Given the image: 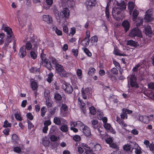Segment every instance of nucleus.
<instances>
[{"label":"nucleus","mask_w":154,"mask_h":154,"mask_svg":"<svg viewBox=\"0 0 154 154\" xmlns=\"http://www.w3.org/2000/svg\"><path fill=\"white\" fill-rule=\"evenodd\" d=\"M148 88L154 90V82H150L148 84Z\"/></svg>","instance_id":"nucleus-48"},{"label":"nucleus","mask_w":154,"mask_h":154,"mask_svg":"<svg viewBox=\"0 0 154 154\" xmlns=\"http://www.w3.org/2000/svg\"><path fill=\"white\" fill-rule=\"evenodd\" d=\"M104 126L105 128L107 130L109 129L111 127L110 125L107 123L104 124Z\"/></svg>","instance_id":"nucleus-54"},{"label":"nucleus","mask_w":154,"mask_h":154,"mask_svg":"<svg viewBox=\"0 0 154 154\" xmlns=\"http://www.w3.org/2000/svg\"><path fill=\"white\" fill-rule=\"evenodd\" d=\"M53 30L58 35H61L62 32L61 31L57 29L56 27H54L53 28Z\"/></svg>","instance_id":"nucleus-30"},{"label":"nucleus","mask_w":154,"mask_h":154,"mask_svg":"<svg viewBox=\"0 0 154 154\" xmlns=\"http://www.w3.org/2000/svg\"><path fill=\"white\" fill-rule=\"evenodd\" d=\"M142 34L140 29L137 27H135L132 29L129 34L130 37H134L137 36L138 37H141Z\"/></svg>","instance_id":"nucleus-2"},{"label":"nucleus","mask_w":154,"mask_h":154,"mask_svg":"<svg viewBox=\"0 0 154 154\" xmlns=\"http://www.w3.org/2000/svg\"><path fill=\"white\" fill-rule=\"evenodd\" d=\"M105 14L106 15V18L108 20L109 18V6L108 5H107L106 6V9H105Z\"/></svg>","instance_id":"nucleus-32"},{"label":"nucleus","mask_w":154,"mask_h":154,"mask_svg":"<svg viewBox=\"0 0 154 154\" xmlns=\"http://www.w3.org/2000/svg\"><path fill=\"white\" fill-rule=\"evenodd\" d=\"M116 5L120 7L121 9L123 10H125L126 8V5L124 1L119 0L116 2Z\"/></svg>","instance_id":"nucleus-9"},{"label":"nucleus","mask_w":154,"mask_h":154,"mask_svg":"<svg viewBox=\"0 0 154 154\" xmlns=\"http://www.w3.org/2000/svg\"><path fill=\"white\" fill-rule=\"evenodd\" d=\"M82 146L83 147V148H84L85 149V152H86V151L90 149V147H88V145L82 143Z\"/></svg>","instance_id":"nucleus-45"},{"label":"nucleus","mask_w":154,"mask_h":154,"mask_svg":"<svg viewBox=\"0 0 154 154\" xmlns=\"http://www.w3.org/2000/svg\"><path fill=\"white\" fill-rule=\"evenodd\" d=\"M135 149V152L136 154H140L142 153V152L141 151V149L139 147V149L136 148L135 147H134V148Z\"/></svg>","instance_id":"nucleus-53"},{"label":"nucleus","mask_w":154,"mask_h":154,"mask_svg":"<svg viewBox=\"0 0 154 154\" xmlns=\"http://www.w3.org/2000/svg\"><path fill=\"white\" fill-rule=\"evenodd\" d=\"M31 85L32 89L34 90H36L38 87L37 83L35 81L32 82Z\"/></svg>","instance_id":"nucleus-26"},{"label":"nucleus","mask_w":154,"mask_h":154,"mask_svg":"<svg viewBox=\"0 0 154 154\" xmlns=\"http://www.w3.org/2000/svg\"><path fill=\"white\" fill-rule=\"evenodd\" d=\"M4 31L7 32V38L5 44V46L7 47L11 42V41L10 39L13 35L12 29L9 27H5L4 29Z\"/></svg>","instance_id":"nucleus-1"},{"label":"nucleus","mask_w":154,"mask_h":154,"mask_svg":"<svg viewBox=\"0 0 154 154\" xmlns=\"http://www.w3.org/2000/svg\"><path fill=\"white\" fill-rule=\"evenodd\" d=\"M42 143L45 146L48 147L49 146L50 141L48 140H43Z\"/></svg>","instance_id":"nucleus-41"},{"label":"nucleus","mask_w":154,"mask_h":154,"mask_svg":"<svg viewBox=\"0 0 154 154\" xmlns=\"http://www.w3.org/2000/svg\"><path fill=\"white\" fill-rule=\"evenodd\" d=\"M122 26L124 28L126 32H127L130 28V24L127 20H124L122 23Z\"/></svg>","instance_id":"nucleus-12"},{"label":"nucleus","mask_w":154,"mask_h":154,"mask_svg":"<svg viewBox=\"0 0 154 154\" xmlns=\"http://www.w3.org/2000/svg\"><path fill=\"white\" fill-rule=\"evenodd\" d=\"M96 3L95 0H88L86 2L85 5L87 9L90 10L95 6Z\"/></svg>","instance_id":"nucleus-5"},{"label":"nucleus","mask_w":154,"mask_h":154,"mask_svg":"<svg viewBox=\"0 0 154 154\" xmlns=\"http://www.w3.org/2000/svg\"><path fill=\"white\" fill-rule=\"evenodd\" d=\"M46 109L45 107L43 106L41 109V116L42 117H44L46 112Z\"/></svg>","instance_id":"nucleus-35"},{"label":"nucleus","mask_w":154,"mask_h":154,"mask_svg":"<svg viewBox=\"0 0 154 154\" xmlns=\"http://www.w3.org/2000/svg\"><path fill=\"white\" fill-rule=\"evenodd\" d=\"M14 116L15 118L17 120H19L20 121L22 120V118L18 113L15 114Z\"/></svg>","instance_id":"nucleus-57"},{"label":"nucleus","mask_w":154,"mask_h":154,"mask_svg":"<svg viewBox=\"0 0 154 154\" xmlns=\"http://www.w3.org/2000/svg\"><path fill=\"white\" fill-rule=\"evenodd\" d=\"M78 123L80 124L81 127L80 129L82 130V131L83 132L85 135L86 136H88L91 134V131L90 128L87 126H84L83 125V123L81 122H79L76 124Z\"/></svg>","instance_id":"nucleus-3"},{"label":"nucleus","mask_w":154,"mask_h":154,"mask_svg":"<svg viewBox=\"0 0 154 154\" xmlns=\"http://www.w3.org/2000/svg\"><path fill=\"white\" fill-rule=\"evenodd\" d=\"M134 7V5L132 2H129L128 3V8L129 10L130 15L131 14L132 12Z\"/></svg>","instance_id":"nucleus-16"},{"label":"nucleus","mask_w":154,"mask_h":154,"mask_svg":"<svg viewBox=\"0 0 154 154\" xmlns=\"http://www.w3.org/2000/svg\"><path fill=\"white\" fill-rule=\"evenodd\" d=\"M75 56H77L78 55V52L77 49H73L72 51Z\"/></svg>","instance_id":"nucleus-63"},{"label":"nucleus","mask_w":154,"mask_h":154,"mask_svg":"<svg viewBox=\"0 0 154 154\" xmlns=\"http://www.w3.org/2000/svg\"><path fill=\"white\" fill-rule=\"evenodd\" d=\"M61 108L64 110V111H67L68 110V107L66 104H62Z\"/></svg>","instance_id":"nucleus-59"},{"label":"nucleus","mask_w":154,"mask_h":154,"mask_svg":"<svg viewBox=\"0 0 154 154\" xmlns=\"http://www.w3.org/2000/svg\"><path fill=\"white\" fill-rule=\"evenodd\" d=\"M60 130L64 132H66L68 131V127L66 125H64L61 126L60 128Z\"/></svg>","instance_id":"nucleus-40"},{"label":"nucleus","mask_w":154,"mask_h":154,"mask_svg":"<svg viewBox=\"0 0 154 154\" xmlns=\"http://www.w3.org/2000/svg\"><path fill=\"white\" fill-rule=\"evenodd\" d=\"M145 34L147 35H149L151 34L152 31L151 27L149 25H147L145 27Z\"/></svg>","instance_id":"nucleus-17"},{"label":"nucleus","mask_w":154,"mask_h":154,"mask_svg":"<svg viewBox=\"0 0 154 154\" xmlns=\"http://www.w3.org/2000/svg\"><path fill=\"white\" fill-rule=\"evenodd\" d=\"M120 116L122 119H124L125 118H127V115L125 112H123L122 113H121Z\"/></svg>","instance_id":"nucleus-62"},{"label":"nucleus","mask_w":154,"mask_h":154,"mask_svg":"<svg viewBox=\"0 0 154 154\" xmlns=\"http://www.w3.org/2000/svg\"><path fill=\"white\" fill-rule=\"evenodd\" d=\"M139 11L136 9H135L133 13V20L134 21H135L136 20Z\"/></svg>","instance_id":"nucleus-19"},{"label":"nucleus","mask_w":154,"mask_h":154,"mask_svg":"<svg viewBox=\"0 0 154 154\" xmlns=\"http://www.w3.org/2000/svg\"><path fill=\"white\" fill-rule=\"evenodd\" d=\"M130 81H136L137 79L135 75H132L130 79Z\"/></svg>","instance_id":"nucleus-55"},{"label":"nucleus","mask_w":154,"mask_h":154,"mask_svg":"<svg viewBox=\"0 0 154 154\" xmlns=\"http://www.w3.org/2000/svg\"><path fill=\"white\" fill-rule=\"evenodd\" d=\"M85 53L89 57H91V53L90 52L89 50L86 48H83Z\"/></svg>","instance_id":"nucleus-34"},{"label":"nucleus","mask_w":154,"mask_h":154,"mask_svg":"<svg viewBox=\"0 0 154 154\" xmlns=\"http://www.w3.org/2000/svg\"><path fill=\"white\" fill-rule=\"evenodd\" d=\"M82 95L83 98L84 99H86L87 95H88L90 92V90L88 88H85L84 89L82 88L81 90Z\"/></svg>","instance_id":"nucleus-11"},{"label":"nucleus","mask_w":154,"mask_h":154,"mask_svg":"<svg viewBox=\"0 0 154 154\" xmlns=\"http://www.w3.org/2000/svg\"><path fill=\"white\" fill-rule=\"evenodd\" d=\"M54 98L56 100H60L62 99V97L61 95L58 93L55 94Z\"/></svg>","instance_id":"nucleus-27"},{"label":"nucleus","mask_w":154,"mask_h":154,"mask_svg":"<svg viewBox=\"0 0 154 154\" xmlns=\"http://www.w3.org/2000/svg\"><path fill=\"white\" fill-rule=\"evenodd\" d=\"M26 49L28 50H30L32 48V45L31 43L29 42L27 43L26 44Z\"/></svg>","instance_id":"nucleus-47"},{"label":"nucleus","mask_w":154,"mask_h":154,"mask_svg":"<svg viewBox=\"0 0 154 154\" xmlns=\"http://www.w3.org/2000/svg\"><path fill=\"white\" fill-rule=\"evenodd\" d=\"M27 116L30 120H32L33 119V116L31 113L29 112L27 114Z\"/></svg>","instance_id":"nucleus-61"},{"label":"nucleus","mask_w":154,"mask_h":154,"mask_svg":"<svg viewBox=\"0 0 154 154\" xmlns=\"http://www.w3.org/2000/svg\"><path fill=\"white\" fill-rule=\"evenodd\" d=\"M89 110L91 113L93 115L95 114L96 111L94 107L93 106H91L89 108Z\"/></svg>","instance_id":"nucleus-39"},{"label":"nucleus","mask_w":154,"mask_h":154,"mask_svg":"<svg viewBox=\"0 0 154 154\" xmlns=\"http://www.w3.org/2000/svg\"><path fill=\"white\" fill-rule=\"evenodd\" d=\"M18 137L16 134H14L12 135V139L13 141L16 142L18 140Z\"/></svg>","instance_id":"nucleus-38"},{"label":"nucleus","mask_w":154,"mask_h":154,"mask_svg":"<svg viewBox=\"0 0 154 154\" xmlns=\"http://www.w3.org/2000/svg\"><path fill=\"white\" fill-rule=\"evenodd\" d=\"M95 70L94 68H89L88 72V74L89 75H92L94 74Z\"/></svg>","instance_id":"nucleus-43"},{"label":"nucleus","mask_w":154,"mask_h":154,"mask_svg":"<svg viewBox=\"0 0 154 154\" xmlns=\"http://www.w3.org/2000/svg\"><path fill=\"white\" fill-rule=\"evenodd\" d=\"M55 68L56 70L59 72H62L63 69V66L59 64H57L56 65Z\"/></svg>","instance_id":"nucleus-23"},{"label":"nucleus","mask_w":154,"mask_h":154,"mask_svg":"<svg viewBox=\"0 0 154 154\" xmlns=\"http://www.w3.org/2000/svg\"><path fill=\"white\" fill-rule=\"evenodd\" d=\"M151 14H146L145 15V17L144 19L145 20L146 22H150L152 20V16Z\"/></svg>","instance_id":"nucleus-20"},{"label":"nucleus","mask_w":154,"mask_h":154,"mask_svg":"<svg viewBox=\"0 0 154 154\" xmlns=\"http://www.w3.org/2000/svg\"><path fill=\"white\" fill-rule=\"evenodd\" d=\"M69 11L67 8H65L60 13V17L63 18L67 17L69 15Z\"/></svg>","instance_id":"nucleus-8"},{"label":"nucleus","mask_w":154,"mask_h":154,"mask_svg":"<svg viewBox=\"0 0 154 154\" xmlns=\"http://www.w3.org/2000/svg\"><path fill=\"white\" fill-rule=\"evenodd\" d=\"M122 112H125L126 114H131L132 112V111L131 110L125 108H123L122 109Z\"/></svg>","instance_id":"nucleus-44"},{"label":"nucleus","mask_w":154,"mask_h":154,"mask_svg":"<svg viewBox=\"0 0 154 154\" xmlns=\"http://www.w3.org/2000/svg\"><path fill=\"white\" fill-rule=\"evenodd\" d=\"M133 146H138V144H136L135 142H131L130 144H127L124 145L123 146V148L124 150L128 151L131 149L132 150L134 148V147Z\"/></svg>","instance_id":"nucleus-6"},{"label":"nucleus","mask_w":154,"mask_h":154,"mask_svg":"<svg viewBox=\"0 0 154 154\" xmlns=\"http://www.w3.org/2000/svg\"><path fill=\"white\" fill-rule=\"evenodd\" d=\"M31 57L33 59H35L37 57V54L34 51H31L30 53Z\"/></svg>","instance_id":"nucleus-37"},{"label":"nucleus","mask_w":154,"mask_h":154,"mask_svg":"<svg viewBox=\"0 0 154 154\" xmlns=\"http://www.w3.org/2000/svg\"><path fill=\"white\" fill-rule=\"evenodd\" d=\"M28 124V129H30L32 128H33L34 127L33 125H32V123L29 121H28L27 122Z\"/></svg>","instance_id":"nucleus-60"},{"label":"nucleus","mask_w":154,"mask_h":154,"mask_svg":"<svg viewBox=\"0 0 154 154\" xmlns=\"http://www.w3.org/2000/svg\"><path fill=\"white\" fill-rule=\"evenodd\" d=\"M47 60L45 62H44L41 64L43 66H45L48 69L51 70L52 69L51 63L49 60Z\"/></svg>","instance_id":"nucleus-14"},{"label":"nucleus","mask_w":154,"mask_h":154,"mask_svg":"<svg viewBox=\"0 0 154 154\" xmlns=\"http://www.w3.org/2000/svg\"><path fill=\"white\" fill-rule=\"evenodd\" d=\"M89 40L87 38V37H86L83 40H82L81 42V45L85 47L89 45Z\"/></svg>","instance_id":"nucleus-18"},{"label":"nucleus","mask_w":154,"mask_h":154,"mask_svg":"<svg viewBox=\"0 0 154 154\" xmlns=\"http://www.w3.org/2000/svg\"><path fill=\"white\" fill-rule=\"evenodd\" d=\"M54 122L57 125H60L61 124L60 119L59 117H55L54 119Z\"/></svg>","instance_id":"nucleus-22"},{"label":"nucleus","mask_w":154,"mask_h":154,"mask_svg":"<svg viewBox=\"0 0 154 154\" xmlns=\"http://www.w3.org/2000/svg\"><path fill=\"white\" fill-rule=\"evenodd\" d=\"M14 150L15 152L17 153H19L21 152V149L18 147H16L15 148H14Z\"/></svg>","instance_id":"nucleus-58"},{"label":"nucleus","mask_w":154,"mask_h":154,"mask_svg":"<svg viewBox=\"0 0 154 154\" xmlns=\"http://www.w3.org/2000/svg\"><path fill=\"white\" fill-rule=\"evenodd\" d=\"M92 127L96 129L97 127L98 124V121L96 120H94L91 121Z\"/></svg>","instance_id":"nucleus-31"},{"label":"nucleus","mask_w":154,"mask_h":154,"mask_svg":"<svg viewBox=\"0 0 154 154\" xmlns=\"http://www.w3.org/2000/svg\"><path fill=\"white\" fill-rule=\"evenodd\" d=\"M92 149L95 151H99L101 149V146L100 144L97 143L92 148Z\"/></svg>","instance_id":"nucleus-21"},{"label":"nucleus","mask_w":154,"mask_h":154,"mask_svg":"<svg viewBox=\"0 0 154 154\" xmlns=\"http://www.w3.org/2000/svg\"><path fill=\"white\" fill-rule=\"evenodd\" d=\"M53 76V75L52 73L49 74L47 80L48 82L51 83V82L52 81V78Z\"/></svg>","instance_id":"nucleus-50"},{"label":"nucleus","mask_w":154,"mask_h":154,"mask_svg":"<svg viewBox=\"0 0 154 154\" xmlns=\"http://www.w3.org/2000/svg\"><path fill=\"white\" fill-rule=\"evenodd\" d=\"M46 54L42 53L41 55V57L42 59V62L40 64L43 63L45 61H46L47 60H48V59H46L45 57Z\"/></svg>","instance_id":"nucleus-25"},{"label":"nucleus","mask_w":154,"mask_h":154,"mask_svg":"<svg viewBox=\"0 0 154 154\" xmlns=\"http://www.w3.org/2000/svg\"><path fill=\"white\" fill-rule=\"evenodd\" d=\"M62 88L66 93L68 94L71 93L73 91L72 86L67 83L63 84L62 85Z\"/></svg>","instance_id":"nucleus-4"},{"label":"nucleus","mask_w":154,"mask_h":154,"mask_svg":"<svg viewBox=\"0 0 154 154\" xmlns=\"http://www.w3.org/2000/svg\"><path fill=\"white\" fill-rule=\"evenodd\" d=\"M43 18L44 21L48 23H51L52 21L51 17L49 15H43Z\"/></svg>","instance_id":"nucleus-13"},{"label":"nucleus","mask_w":154,"mask_h":154,"mask_svg":"<svg viewBox=\"0 0 154 154\" xmlns=\"http://www.w3.org/2000/svg\"><path fill=\"white\" fill-rule=\"evenodd\" d=\"M130 84L132 87H135L136 88H138L139 86L138 85L136 81H130Z\"/></svg>","instance_id":"nucleus-28"},{"label":"nucleus","mask_w":154,"mask_h":154,"mask_svg":"<svg viewBox=\"0 0 154 154\" xmlns=\"http://www.w3.org/2000/svg\"><path fill=\"white\" fill-rule=\"evenodd\" d=\"M97 37L96 36H94L91 38V41L92 43L97 42Z\"/></svg>","instance_id":"nucleus-42"},{"label":"nucleus","mask_w":154,"mask_h":154,"mask_svg":"<svg viewBox=\"0 0 154 154\" xmlns=\"http://www.w3.org/2000/svg\"><path fill=\"white\" fill-rule=\"evenodd\" d=\"M111 72L114 74H117L118 72V69L115 68H113L111 69Z\"/></svg>","instance_id":"nucleus-51"},{"label":"nucleus","mask_w":154,"mask_h":154,"mask_svg":"<svg viewBox=\"0 0 154 154\" xmlns=\"http://www.w3.org/2000/svg\"><path fill=\"white\" fill-rule=\"evenodd\" d=\"M113 53L117 55H119L120 56H124V54L120 53L119 52V50L118 49L116 48H114V50L113 51Z\"/></svg>","instance_id":"nucleus-29"},{"label":"nucleus","mask_w":154,"mask_h":154,"mask_svg":"<svg viewBox=\"0 0 154 154\" xmlns=\"http://www.w3.org/2000/svg\"><path fill=\"white\" fill-rule=\"evenodd\" d=\"M127 44L128 45L133 46H135L136 45V43L135 42L132 40H130L128 42Z\"/></svg>","instance_id":"nucleus-52"},{"label":"nucleus","mask_w":154,"mask_h":154,"mask_svg":"<svg viewBox=\"0 0 154 154\" xmlns=\"http://www.w3.org/2000/svg\"><path fill=\"white\" fill-rule=\"evenodd\" d=\"M60 73V75L62 77H67L68 76L67 75L68 73L66 72L63 69L62 72H61Z\"/></svg>","instance_id":"nucleus-33"},{"label":"nucleus","mask_w":154,"mask_h":154,"mask_svg":"<svg viewBox=\"0 0 154 154\" xmlns=\"http://www.w3.org/2000/svg\"><path fill=\"white\" fill-rule=\"evenodd\" d=\"M11 126V124L8 122L7 120H6L4 122V124L3 125L4 127H10Z\"/></svg>","instance_id":"nucleus-46"},{"label":"nucleus","mask_w":154,"mask_h":154,"mask_svg":"<svg viewBox=\"0 0 154 154\" xmlns=\"http://www.w3.org/2000/svg\"><path fill=\"white\" fill-rule=\"evenodd\" d=\"M149 147L150 150L151 151H153L154 150V144L153 143H150L148 146Z\"/></svg>","instance_id":"nucleus-64"},{"label":"nucleus","mask_w":154,"mask_h":154,"mask_svg":"<svg viewBox=\"0 0 154 154\" xmlns=\"http://www.w3.org/2000/svg\"><path fill=\"white\" fill-rule=\"evenodd\" d=\"M50 139L52 141H55L57 140V137L55 135H52L50 137Z\"/></svg>","instance_id":"nucleus-56"},{"label":"nucleus","mask_w":154,"mask_h":154,"mask_svg":"<svg viewBox=\"0 0 154 154\" xmlns=\"http://www.w3.org/2000/svg\"><path fill=\"white\" fill-rule=\"evenodd\" d=\"M39 69L36 68L35 67H32L30 69V72L32 73H35L39 72Z\"/></svg>","instance_id":"nucleus-36"},{"label":"nucleus","mask_w":154,"mask_h":154,"mask_svg":"<svg viewBox=\"0 0 154 154\" xmlns=\"http://www.w3.org/2000/svg\"><path fill=\"white\" fill-rule=\"evenodd\" d=\"M149 117L146 116H140L139 117V120L145 123H147L148 122Z\"/></svg>","instance_id":"nucleus-15"},{"label":"nucleus","mask_w":154,"mask_h":154,"mask_svg":"<svg viewBox=\"0 0 154 154\" xmlns=\"http://www.w3.org/2000/svg\"><path fill=\"white\" fill-rule=\"evenodd\" d=\"M26 48L24 46H23L20 49L19 55L20 57L23 58L26 55Z\"/></svg>","instance_id":"nucleus-10"},{"label":"nucleus","mask_w":154,"mask_h":154,"mask_svg":"<svg viewBox=\"0 0 154 154\" xmlns=\"http://www.w3.org/2000/svg\"><path fill=\"white\" fill-rule=\"evenodd\" d=\"M123 10L121 9L120 8L114 7L112 8V15L113 16H118L120 14L122 11Z\"/></svg>","instance_id":"nucleus-7"},{"label":"nucleus","mask_w":154,"mask_h":154,"mask_svg":"<svg viewBox=\"0 0 154 154\" xmlns=\"http://www.w3.org/2000/svg\"><path fill=\"white\" fill-rule=\"evenodd\" d=\"M80 137L78 135L75 136L73 137V139L75 141H79L81 140Z\"/></svg>","instance_id":"nucleus-49"},{"label":"nucleus","mask_w":154,"mask_h":154,"mask_svg":"<svg viewBox=\"0 0 154 154\" xmlns=\"http://www.w3.org/2000/svg\"><path fill=\"white\" fill-rule=\"evenodd\" d=\"M143 20L142 18L141 17H138L137 19V22H138L136 24L137 27H139L142 26L143 23Z\"/></svg>","instance_id":"nucleus-24"}]
</instances>
